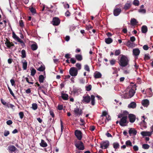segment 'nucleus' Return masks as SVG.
<instances>
[{"mask_svg":"<svg viewBox=\"0 0 153 153\" xmlns=\"http://www.w3.org/2000/svg\"><path fill=\"white\" fill-rule=\"evenodd\" d=\"M95 97L94 95H91L90 97L88 94H87L86 96H84L83 97L82 102L83 103H88L91 100V105H95Z\"/></svg>","mask_w":153,"mask_h":153,"instance_id":"f257e3e1","label":"nucleus"},{"mask_svg":"<svg viewBox=\"0 0 153 153\" xmlns=\"http://www.w3.org/2000/svg\"><path fill=\"white\" fill-rule=\"evenodd\" d=\"M129 60L127 57L122 55L119 61V64L122 67H125L128 64Z\"/></svg>","mask_w":153,"mask_h":153,"instance_id":"f03ea898","label":"nucleus"},{"mask_svg":"<svg viewBox=\"0 0 153 153\" xmlns=\"http://www.w3.org/2000/svg\"><path fill=\"white\" fill-rule=\"evenodd\" d=\"M127 116H123L119 121V124L122 126H126L128 123L127 121Z\"/></svg>","mask_w":153,"mask_h":153,"instance_id":"7ed1b4c3","label":"nucleus"},{"mask_svg":"<svg viewBox=\"0 0 153 153\" xmlns=\"http://www.w3.org/2000/svg\"><path fill=\"white\" fill-rule=\"evenodd\" d=\"M74 145L76 148L79 150H83L85 149L84 144L81 141H79L77 143H75Z\"/></svg>","mask_w":153,"mask_h":153,"instance_id":"20e7f679","label":"nucleus"},{"mask_svg":"<svg viewBox=\"0 0 153 153\" xmlns=\"http://www.w3.org/2000/svg\"><path fill=\"white\" fill-rule=\"evenodd\" d=\"M69 72L71 76H76L78 74V70L76 68L72 67L70 68Z\"/></svg>","mask_w":153,"mask_h":153,"instance_id":"39448f33","label":"nucleus"},{"mask_svg":"<svg viewBox=\"0 0 153 153\" xmlns=\"http://www.w3.org/2000/svg\"><path fill=\"white\" fill-rule=\"evenodd\" d=\"M100 148L102 149H107L109 146V142L108 140L102 142L100 144Z\"/></svg>","mask_w":153,"mask_h":153,"instance_id":"423d86ee","label":"nucleus"},{"mask_svg":"<svg viewBox=\"0 0 153 153\" xmlns=\"http://www.w3.org/2000/svg\"><path fill=\"white\" fill-rule=\"evenodd\" d=\"M135 91L132 88L129 91L128 97H127L126 96L127 95V93H125L124 95V97L126 98H128L132 97L134 94Z\"/></svg>","mask_w":153,"mask_h":153,"instance_id":"0eeeda50","label":"nucleus"},{"mask_svg":"<svg viewBox=\"0 0 153 153\" xmlns=\"http://www.w3.org/2000/svg\"><path fill=\"white\" fill-rule=\"evenodd\" d=\"M75 134L78 140H81L82 138V133L80 131L76 130L75 131Z\"/></svg>","mask_w":153,"mask_h":153,"instance_id":"6e6552de","label":"nucleus"},{"mask_svg":"<svg viewBox=\"0 0 153 153\" xmlns=\"http://www.w3.org/2000/svg\"><path fill=\"white\" fill-rule=\"evenodd\" d=\"M60 22V20L58 18L55 17L53 19L52 23L54 26H57L59 25Z\"/></svg>","mask_w":153,"mask_h":153,"instance_id":"1a4fd4ad","label":"nucleus"},{"mask_svg":"<svg viewBox=\"0 0 153 153\" xmlns=\"http://www.w3.org/2000/svg\"><path fill=\"white\" fill-rule=\"evenodd\" d=\"M128 118L129 119V122L131 123H134L136 119L135 115L131 114H128Z\"/></svg>","mask_w":153,"mask_h":153,"instance_id":"9d476101","label":"nucleus"},{"mask_svg":"<svg viewBox=\"0 0 153 153\" xmlns=\"http://www.w3.org/2000/svg\"><path fill=\"white\" fill-rule=\"evenodd\" d=\"M74 112L76 116L81 115H82V112L81 109H80L79 108L77 107L75 108L74 110Z\"/></svg>","mask_w":153,"mask_h":153,"instance_id":"9b49d317","label":"nucleus"},{"mask_svg":"<svg viewBox=\"0 0 153 153\" xmlns=\"http://www.w3.org/2000/svg\"><path fill=\"white\" fill-rule=\"evenodd\" d=\"M6 39V42L5 44L7 48H9L11 46H13L14 45V44L12 42H10L7 38Z\"/></svg>","mask_w":153,"mask_h":153,"instance_id":"f8f14e48","label":"nucleus"},{"mask_svg":"<svg viewBox=\"0 0 153 153\" xmlns=\"http://www.w3.org/2000/svg\"><path fill=\"white\" fill-rule=\"evenodd\" d=\"M121 11V10L120 8H116L114 10V15L115 16H117L120 14Z\"/></svg>","mask_w":153,"mask_h":153,"instance_id":"ddd939ff","label":"nucleus"},{"mask_svg":"<svg viewBox=\"0 0 153 153\" xmlns=\"http://www.w3.org/2000/svg\"><path fill=\"white\" fill-rule=\"evenodd\" d=\"M137 131L134 128H130L128 131V133L130 136H131L132 134L135 135L137 134Z\"/></svg>","mask_w":153,"mask_h":153,"instance_id":"4468645a","label":"nucleus"},{"mask_svg":"<svg viewBox=\"0 0 153 153\" xmlns=\"http://www.w3.org/2000/svg\"><path fill=\"white\" fill-rule=\"evenodd\" d=\"M140 51L138 48H134L133 50V54L134 56H138L140 54Z\"/></svg>","mask_w":153,"mask_h":153,"instance_id":"2eb2a0df","label":"nucleus"},{"mask_svg":"<svg viewBox=\"0 0 153 153\" xmlns=\"http://www.w3.org/2000/svg\"><path fill=\"white\" fill-rule=\"evenodd\" d=\"M22 62V68L23 70H26L27 66V63L25 59H23Z\"/></svg>","mask_w":153,"mask_h":153,"instance_id":"dca6fc26","label":"nucleus"},{"mask_svg":"<svg viewBox=\"0 0 153 153\" xmlns=\"http://www.w3.org/2000/svg\"><path fill=\"white\" fill-rule=\"evenodd\" d=\"M142 105L144 106H147L149 104V100L147 99L143 100L142 102Z\"/></svg>","mask_w":153,"mask_h":153,"instance_id":"f3484780","label":"nucleus"},{"mask_svg":"<svg viewBox=\"0 0 153 153\" xmlns=\"http://www.w3.org/2000/svg\"><path fill=\"white\" fill-rule=\"evenodd\" d=\"M141 134L143 136H150L152 133L150 132L142 131L141 133Z\"/></svg>","mask_w":153,"mask_h":153,"instance_id":"a211bd4d","label":"nucleus"},{"mask_svg":"<svg viewBox=\"0 0 153 153\" xmlns=\"http://www.w3.org/2000/svg\"><path fill=\"white\" fill-rule=\"evenodd\" d=\"M136 107V104L134 102H132L130 104H129L128 107L129 108H134Z\"/></svg>","mask_w":153,"mask_h":153,"instance_id":"6ab92c4d","label":"nucleus"},{"mask_svg":"<svg viewBox=\"0 0 153 153\" xmlns=\"http://www.w3.org/2000/svg\"><path fill=\"white\" fill-rule=\"evenodd\" d=\"M148 31V28L146 25H143L141 27V31L143 33H146Z\"/></svg>","mask_w":153,"mask_h":153,"instance_id":"aec40b11","label":"nucleus"},{"mask_svg":"<svg viewBox=\"0 0 153 153\" xmlns=\"http://www.w3.org/2000/svg\"><path fill=\"white\" fill-rule=\"evenodd\" d=\"M105 42L108 44H109L113 42V39L110 37L105 38Z\"/></svg>","mask_w":153,"mask_h":153,"instance_id":"412c9836","label":"nucleus"},{"mask_svg":"<svg viewBox=\"0 0 153 153\" xmlns=\"http://www.w3.org/2000/svg\"><path fill=\"white\" fill-rule=\"evenodd\" d=\"M75 57L76 59L78 61H81L83 59L82 56L81 54H76L75 56Z\"/></svg>","mask_w":153,"mask_h":153,"instance_id":"4be33fe9","label":"nucleus"},{"mask_svg":"<svg viewBox=\"0 0 153 153\" xmlns=\"http://www.w3.org/2000/svg\"><path fill=\"white\" fill-rule=\"evenodd\" d=\"M39 81L40 83H42L44 82L45 77L42 75H41L39 76Z\"/></svg>","mask_w":153,"mask_h":153,"instance_id":"5701e85b","label":"nucleus"},{"mask_svg":"<svg viewBox=\"0 0 153 153\" xmlns=\"http://www.w3.org/2000/svg\"><path fill=\"white\" fill-rule=\"evenodd\" d=\"M61 97L62 99L64 100H67L68 99V96L67 94L62 93Z\"/></svg>","mask_w":153,"mask_h":153,"instance_id":"b1692460","label":"nucleus"},{"mask_svg":"<svg viewBox=\"0 0 153 153\" xmlns=\"http://www.w3.org/2000/svg\"><path fill=\"white\" fill-rule=\"evenodd\" d=\"M40 145L41 146L43 147H46L48 146L46 143L43 140H41V143H40Z\"/></svg>","mask_w":153,"mask_h":153,"instance_id":"393cba45","label":"nucleus"},{"mask_svg":"<svg viewBox=\"0 0 153 153\" xmlns=\"http://www.w3.org/2000/svg\"><path fill=\"white\" fill-rule=\"evenodd\" d=\"M101 74L99 72L95 73L94 74V77L95 78H101Z\"/></svg>","mask_w":153,"mask_h":153,"instance_id":"a878e982","label":"nucleus"},{"mask_svg":"<svg viewBox=\"0 0 153 153\" xmlns=\"http://www.w3.org/2000/svg\"><path fill=\"white\" fill-rule=\"evenodd\" d=\"M130 22L131 25H136L138 23L136 20L134 18L131 19V20Z\"/></svg>","mask_w":153,"mask_h":153,"instance_id":"bb28decb","label":"nucleus"},{"mask_svg":"<svg viewBox=\"0 0 153 153\" xmlns=\"http://www.w3.org/2000/svg\"><path fill=\"white\" fill-rule=\"evenodd\" d=\"M9 149L11 152H14L17 149L13 145L10 146L9 147Z\"/></svg>","mask_w":153,"mask_h":153,"instance_id":"cd10ccee","label":"nucleus"},{"mask_svg":"<svg viewBox=\"0 0 153 153\" xmlns=\"http://www.w3.org/2000/svg\"><path fill=\"white\" fill-rule=\"evenodd\" d=\"M30 70L31 71V75L33 76H34L36 73V70L34 68H30Z\"/></svg>","mask_w":153,"mask_h":153,"instance_id":"c85d7f7f","label":"nucleus"},{"mask_svg":"<svg viewBox=\"0 0 153 153\" xmlns=\"http://www.w3.org/2000/svg\"><path fill=\"white\" fill-rule=\"evenodd\" d=\"M131 6V4L130 3H126L124 7V9L125 10H127L129 9Z\"/></svg>","mask_w":153,"mask_h":153,"instance_id":"c756f323","label":"nucleus"},{"mask_svg":"<svg viewBox=\"0 0 153 153\" xmlns=\"http://www.w3.org/2000/svg\"><path fill=\"white\" fill-rule=\"evenodd\" d=\"M31 48L32 50L35 51L37 49L38 46L36 44H33L31 45Z\"/></svg>","mask_w":153,"mask_h":153,"instance_id":"7c9ffc66","label":"nucleus"},{"mask_svg":"<svg viewBox=\"0 0 153 153\" xmlns=\"http://www.w3.org/2000/svg\"><path fill=\"white\" fill-rule=\"evenodd\" d=\"M113 145L114 148L115 149H117L119 148L120 145L118 143H113Z\"/></svg>","mask_w":153,"mask_h":153,"instance_id":"2f4dec72","label":"nucleus"},{"mask_svg":"<svg viewBox=\"0 0 153 153\" xmlns=\"http://www.w3.org/2000/svg\"><path fill=\"white\" fill-rule=\"evenodd\" d=\"M12 35V36L13 38L17 40V41H18L20 39L19 37L16 35L14 32H13Z\"/></svg>","mask_w":153,"mask_h":153,"instance_id":"473e14b6","label":"nucleus"},{"mask_svg":"<svg viewBox=\"0 0 153 153\" xmlns=\"http://www.w3.org/2000/svg\"><path fill=\"white\" fill-rule=\"evenodd\" d=\"M32 108L34 110H36L38 108V105L36 103H33L32 104Z\"/></svg>","mask_w":153,"mask_h":153,"instance_id":"72a5a7b5","label":"nucleus"},{"mask_svg":"<svg viewBox=\"0 0 153 153\" xmlns=\"http://www.w3.org/2000/svg\"><path fill=\"white\" fill-rule=\"evenodd\" d=\"M45 68L44 66L41 65L40 67L37 69V70L40 71H43L45 70Z\"/></svg>","mask_w":153,"mask_h":153,"instance_id":"f704fd0d","label":"nucleus"},{"mask_svg":"<svg viewBox=\"0 0 153 153\" xmlns=\"http://www.w3.org/2000/svg\"><path fill=\"white\" fill-rule=\"evenodd\" d=\"M22 57L23 58L26 57V52L25 50H22L21 51Z\"/></svg>","mask_w":153,"mask_h":153,"instance_id":"c9c22d12","label":"nucleus"},{"mask_svg":"<svg viewBox=\"0 0 153 153\" xmlns=\"http://www.w3.org/2000/svg\"><path fill=\"white\" fill-rule=\"evenodd\" d=\"M124 44L126 45L128 47H131L132 44L130 40H128L127 42L126 43H124Z\"/></svg>","mask_w":153,"mask_h":153,"instance_id":"e433bc0d","label":"nucleus"},{"mask_svg":"<svg viewBox=\"0 0 153 153\" xmlns=\"http://www.w3.org/2000/svg\"><path fill=\"white\" fill-rule=\"evenodd\" d=\"M29 10H30L31 12L33 14H35L36 13V10L33 7H31L29 8Z\"/></svg>","mask_w":153,"mask_h":153,"instance_id":"4c0bfd02","label":"nucleus"},{"mask_svg":"<svg viewBox=\"0 0 153 153\" xmlns=\"http://www.w3.org/2000/svg\"><path fill=\"white\" fill-rule=\"evenodd\" d=\"M149 147V146L147 144H144L142 145L143 148L144 149H148Z\"/></svg>","mask_w":153,"mask_h":153,"instance_id":"58836bf2","label":"nucleus"},{"mask_svg":"<svg viewBox=\"0 0 153 153\" xmlns=\"http://www.w3.org/2000/svg\"><path fill=\"white\" fill-rule=\"evenodd\" d=\"M149 54L147 53L145 54L144 56V60H149L150 59V57L149 56Z\"/></svg>","mask_w":153,"mask_h":153,"instance_id":"ea45409f","label":"nucleus"},{"mask_svg":"<svg viewBox=\"0 0 153 153\" xmlns=\"http://www.w3.org/2000/svg\"><path fill=\"white\" fill-rule=\"evenodd\" d=\"M8 88L10 94L14 97V99H16V97L15 96L14 93L13 92L11 88L9 86L8 87Z\"/></svg>","mask_w":153,"mask_h":153,"instance_id":"a19ab883","label":"nucleus"},{"mask_svg":"<svg viewBox=\"0 0 153 153\" xmlns=\"http://www.w3.org/2000/svg\"><path fill=\"white\" fill-rule=\"evenodd\" d=\"M18 42H19L20 43L21 45L22 48H24L25 47V43H24V42L21 39H20L19 40Z\"/></svg>","mask_w":153,"mask_h":153,"instance_id":"79ce46f5","label":"nucleus"},{"mask_svg":"<svg viewBox=\"0 0 153 153\" xmlns=\"http://www.w3.org/2000/svg\"><path fill=\"white\" fill-rule=\"evenodd\" d=\"M126 144L127 146H132V144L130 140H128L126 141Z\"/></svg>","mask_w":153,"mask_h":153,"instance_id":"37998d69","label":"nucleus"},{"mask_svg":"<svg viewBox=\"0 0 153 153\" xmlns=\"http://www.w3.org/2000/svg\"><path fill=\"white\" fill-rule=\"evenodd\" d=\"M133 4L136 6H138L139 4V1L138 0H134L133 2Z\"/></svg>","mask_w":153,"mask_h":153,"instance_id":"c03bdc74","label":"nucleus"},{"mask_svg":"<svg viewBox=\"0 0 153 153\" xmlns=\"http://www.w3.org/2000/svg\"><path fill=\"white\" fill-rule=\"evenodd\" d=\"M91 85H89L88 86L86 87V90L87 91H89L91 90Z\"/></svg>","mask_w":153,"mask_h":153,"instance_id":"a18cd8bd","label":"nucleus"},{"mask_svg":"<svg viewBox=\"0 0 153 153\" xmlns=\"http://www.w3.org/2000/svg\"><path fill=\"white\" fill-rule=\"evenodd\" d=\"M84 69L85 70L89 72L90 71L89 67L87 65H85L84 66Z\"/></svg>","mask_w":153,"mask_h":153,"instance_id":"49530a36","label":"nucleus"},{"mask_svg":"<svg viewBox=\"0 0 153 153\" xmlns=\"http://www.w3.org/2000/svg\"><path fill=\"white\" fill-rule=\"evenodd\" d=\"M120 53V50H116L115 52L114 55L115 56H118Z\"/></svg>","mask_w":153,"mask_h":153,"instance_id":"de8ad7c7","label":"nucleus"},{"mask_svg":"<svg viewBox=\"0 0 153 153\" xmlns=\"http://www.w3.org/2000/svg\"><path fill=\"white\" fill-rule=\"evenodd\" d=\"M76 66L77 68V70H80L81 68V65L79 63H77L76 64Z\"/></svg>","mask_w":153,"mask_h":153,"instance_id":"09e8293b","label":"nucleus"},{"mask_svg":"<svg viewBox=\"0 0 153 153\" xmlns=\"http://www.w3.org/2000/svg\"><path fill=\"white\" fill-rule=\"evenodd\" d=\"M19 115L20 118L22 119L24 116L23 112L22 111L20 112L19 113Z\"/></svg>","mask_w":153,"mask_h":153,"instance_id":"8fccbe9b","label":"nucleus"},{"mask_svg":"<svg viewBox=\"0 0 153 153\" xmlns=\"http://www.w3.org/2000/svg\"><path fill=\"white\" fill-rule=\"evenodd\" d=\"M80 83L82 84H84L85 82V80L84 78H82L79 80Z\"/></svg>","mask_w":153,"mask_h":153,"instance_id":"3c124183","label":"nucleus"},{"mask_svg":"<svg viewBox=\"0 0 153 153\" xmlns=\"http://www.w3.org/2000/svg\"><path fill=\"white\" fill-rule=\"evenodd\" d=\"M19 26L21 27H22L24 26V22L22 20L19 21Z\"/></svg>","mask_w":153,"mask_h":153,"instance_id":"603ef678","label":"nucleus"},{"mask_svg":"<svg viewBox=\"0 0 153 153\" xmlns=\"http://www.w3.org/2000/svg\"><path fill=\"white\" fill-rule=\"evenodd\" d=\"M10 134V132L8 131H5L4 132V135L5 137H7Z\"/></svg>","mask_w":153,"mask_h":153,"instance_id":"864d4df0","label":"nucleus"},{"mask_svg":"<svg viewBox=\"0 0 153 153\" xmlns=\"http://www.w3.org/2000/svg\"><path fill=\"white\" fill-rule=\"evenodd\" d=\"M70 62L72 64H74L76 62V61L74 58H71L70 59Z\"/></svg>","mask_w":153,"mask_h":153,"instance_id":"5fc2aeb1","label":"nucleus"},{"mask_svg":"<svg viewBox=\"0 0 153 153\" xmlns=\"http://www.w3.org/2000/svg\"><path fill=\"white\" fill-rule=\"evenodd\" d=\"M96 127L94 126H90L89 130L91 131H94Z\"/></svg>","mask_w":153,"mask_h":153,"instance_id":"6e6d98bb","label":"nucleus"},{"mask_svg":"<svg viewBox=\"0 0 153 153\" xmlns=\"http://www.w3.org/2000/svg\"><path fill=\"white\" fill-rule=\"evenodd\" d=\"M116 60L115 59H113L110 61V63L111 65H113L115 64Z\"/></svg>","mask_w":153,"mask_h":153,"instance_id":"4d7b16f0","label":"nucleus"},{"mask_svg":"<svg viewBox=\"0 0 153 153\" xmlns=\"http://www.w3.org/2000/svg\"><path fill=\"white\" fill-rule=\"evenodd\" d=\"M138 11L140 13H146V10L145 9H140Z\"/></svg>","mask_w":153,"mask_h":153,"instance_id":"13d9d810","label":"nucleus"},{"mask_svg":"<svg viewBox=\"0 0 153 153\" xmlns=\"http://www.w3.org/2000/svg\"><path fill=\"white\" fill-rule=\"evenodd\" d=\"M10 82L11 84V85L13 86H15V81L13 79H11L10 80Z\"/></svg>","mask_w":153,"mask_h":153,"instance_id":"bf43d9fd","label":"nucleus"},{"mask_svg":"<svg viewBox=\"0 0 153 153\" xmlns=\"http://www.w3.org/2000/svg\"><path fill=\"white\" fill-rule=\"evenodd\" d=\"M143 49L147 51L149 49V47L147 45H145L143 47Z\"/></svg>","mask_w":153,"mask_h":153,"instance_id":"052dcab7","label":"nucleus"},{"mask_svg":"<svg viewBox=\"0 0 153 153\" xmlns=\"http://www.w3.org/2000/svg\"><path fill=\"white\" fill-rule=\"evenodd\" d=\"M25 79H26V81L29 83L30 84H33V83L32 82H30V80L27 77H25Z\"/></svg>","mask_w":153,"mask_h":153,"instance_id":"680f3d73","label":"nucleus"},{"mask_svg":"<svg viewBox=\"0 0 153 153\" xmlns=\"http://www.w3.org/2000/svg\"><path fill=\"white\" fill-rule=\"evenodd\" d=\"M133 149L135 151H137L138 150L139 148L136 145L134 146L133 147Z\"/></svg>","mask_w":153,"mask_h":153,"instance_id":"e2e57ef3","label":"nucleus"},{"mask_svg":"<svg viewBox=\"0 0 153 153\" xmlns=\"http://www.w3.org/2000/svg\"><path fill=\"white\" fill-rule=\"evenodd\" d=\"M108 114L105 111H104L102 112V115L101 116V117H103V116H106Z\"/></svg>","mask_w":153,"mask_h":153,"instance_id":"0e129e2a","label":"nucleus"},{"mask_svg":"<svg viewBox=\"0 0 153 153\" xmlns=\"http://www.w3.org/2000/svg\"><path fill=\"white\" fill-rule=\"evenodd\" d=\"M123 116H127L129 114L128 113V112L126 111H124L123 112Z\"/></svg>","mask_w":153,"mask_h":153,"instance_id":"69168bd1","label":"nucleus"},{"mask_svg":"<svg viewBox=\"0 0 153 153\" xmlns=\"http://www.w3.org/2000/svg\"><path fill=\"white\" fill-rule=\"evenodd\" d=\"M6 123L8 125H10L12 124L13 122L11 120H9L7 121Z\"/></svg>","mask_w":153,"mask_h":153,"instance_id":"338daca9","label":"nucleus"},{"mask_svg":"<svg viewBox=\"0 0 153 153\" xmlns=\"http://www.w3.org/2000/svg\"><path fill=\"white\" fill-rule=\"evenodd\" d=\"M1 103L4 105H5L7 104L6 102L4 101V100L2 98L1 99Z\"/></svg>","mask_w":153,"mask_h":153,"instance_id":"774afa93","label":"nucleus"}]
</instances>
